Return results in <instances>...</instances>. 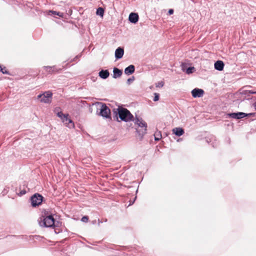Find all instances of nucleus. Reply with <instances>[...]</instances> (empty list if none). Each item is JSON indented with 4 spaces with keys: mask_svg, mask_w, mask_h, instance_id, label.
<instances>
[{
    "mask_svg": "<svg viewBox=\"0 0 256 256\" xmlns=\"http://www.w3.org/2000/svg\"><path fill=\"white\" fill-rule=\"evenodd\" d=\"M114 112L116 114V116L118 114L119 118L122 121L128 122L133 120L134 116L126 108L118 107V108L114 110Z\"/></svg>",
    "mask_w": 256,
    "mask_h": 256,
    "instance_id": "f257e3e1",
    "label": "nucleus"
},
{
    "mask_svg": "<svg viewBox=\"0 0 256 256\" xmlns=\"http://www.w3.org/2000/svg\"><path fill=\"white\" fill-rule=\"evenodd\" d=\"M96 105L97 106V112L99 111L100 116L105 118L111 119L110 110L105 104L97 102Z\"/></svg>",
    "mask_w": 256,
    "mask_h": 256,
    "instance_id": "f03ea898",
    "label": "nucleus"
},
{
    "mask_svg": "<svg viewBox=\"0 0 256 256\" xmlns=\"http://www.w3.org/2000/svg\"><path fill=\"white\" fill-rule=\"evenodd\" d=\"M38 223L42 227L50 228L54 225V219L52 216H48L45 218H40Z\"/></svg>",
    "mask_w": 256,
    "mask_h": 256,
    "instance_id": "7ed1b4c3",
    "label": "nucleus"
},
{
    "mask_svg": "<svg viewBox=\"0 0 256 256\" xmlns=\"http://www.w3.org/2000/svg\"><path fill=\"white\" fill-rule=\"evenodd\" d=\"M57 116L60 118L62 122H66L67 124V120H68V124L66 126L70 128H74V124L72 120L69 118L68 114H64L62 112H58L56 113Z\"/></svg>",
    "mask_w": 256,
    "mask_h": 256,
    "instance_id": "20e7f679",
    "label": "nucleus"
},
{
    "mask_svg": "<svg viewBox=\"0 0 256 256\" xmlns=\"http://www.w3.org/2000/svg\"><path fill=\"white\" fill-rule=\"evenodd\" d=\"M52 93L50 92H46L42 94H39L38 98H40V102L44 103H50L51 102Z\"/></svg>",
    "mask_w": 256,
    "mask_h": 256,
    "instance_id": "39448f33",
    "label": "nucleus"
},
{
    "mask_svg": "<svg viewBox=\"0 0 256 256\" xmlns=\"http://www.w3.org/2000/svg\"><path fill=\"white\" fill-rule=\"evenodd\" d=\"M43 197L40 194H34L31 197V204L32 206L40 205L42 201Z\"/></svg>",
    "mask_w": 256,
    "mask_h": 256,
    "instance_id": "423d86ee",
    "label": "nucleus"
},
{
    "mask_svg": "<svg viewBox=\"0 0 256 256\" xmlns=\"http://www.w3.org/2000/svg\"><path fill=\"white\" fill-rule=\"evenodd\" d=\"M253 114L250 113L248 114H246L242 112H232L228 114V115L230 118L234 119H240L243 118H244L248 116H252Z\"/></svg>",
    "mask_w": 256,
    "mask_h": 256,
    "instance_id": "0eeeda50",
    "label": "nucleus"
},
{
    "mask_svg": "<svg viewBox=\"0 0 256 256\" xmlns=\"http://www.w3.org/2000/svg\"><path fill=\"white\" fill-rule=\"evenodd\" d=\"M135 124L138 126L144 128V132L146 133L147 128V124L144 120L141 118H138L136 116L134 119Z\"/></svg>",
    "mask_w": 256,
    "mask_h": 256,
    "instance_id": "6e6552de",
    "label": "nucleus"
},
{
    "mask_svg": "<svg viewBox=\"0 0 256 256\" xmlns=\"http://www.w3.org/2000/svg\"><path fill=\"white\" fill-rule=\"evenodd\" d=\"M204 94V91L202 89L196 88L192 91V96L194 98L202 97Z\"/></svg>",
    "mask_w": 256,
    "mask_h": 256,
    "instance_id": "1a4fd4ad",
    "label": "nucleus"
},
{
    "mask_svg": "<svg viewBox=\"0 0 256 256\" xmlns=\"http://www.w3.org/2000/svg\"><path fill=\"white\" fill-rule=\"evenodd\" d=\"M124 54V50L122 48H118L115 51V57L116 59L122 58Z\"/></svg>",
    "mask_w": 256,
    "mask_h": 256,
    "instance_id": "9d476101",
    "label": "nucleus"
},
{
    "mask_svg": "<svg viewBox=\"0 0 256 256\" xmlns=\"http://www.w3.org/2000/svg\"><path fill=\"white\" fill-rule=\"evenodd\" d=\"M128 20L131 22L136 24L138 20V16L136 13L132 12L129 15Z\"/></svg>",
    "mask_w": 256,
    "mask_h": 256,
    "instance_id": "9b49d317",
    "label": "nucleus"
},
{
    "mask_svg": "<svg viewBox=\"0 0 256 256\" xmlns=\"http://www.w3.org/2000/svg\"><path fill=\"white\" fill-rule=\"evenodd\" d=\"M134 66L131 64L124 69V73L127 75H130L134 72Z\"/></svg>",
    "mask_w": 256,
    "mask_h": 256,
    "instance_id": "f8f14e48",
    "label": "nucleus"
},
{
    "mask_svg": "<svg viewBox=\"0 0 256 256\" xmlns=\"http://www.w3.org/2000/svg\"><path fill=\"white\" fill-rule=\"evenodd\" d=\"M224 64L221 60H218L214 63V68L216 70L221 71L224 69Z\"/></svg>",
    "mask_w": 256,
    "mask_h": 256,
    "instance_id": "ddd939ff",
    "label": "nucleus"
},
{
    "mask_svg": "<svg viewBox=\"0 0 256 256\" xmlns=\"http://www.w3.org/2000/svg\"><path fill=\"white\" fill-rule=\"evenodd\" d=\"M113 78H120L122 76V70H120L116 68H114L113 70Z\"/></svg>",
    "mask_w": 256,
    "mask_h": 256,
    "instance_id": "4468645a",
    "label": "nucleus"
},
{
    "mask_svg": "<svg viewBox=\"0 0 256 256\" xmlns=\"http://www.w3.org/2000/svg\"><path fill=\"white\" fill-rule=\"evenodd\" d=\"M172 132L177 136H181L184 134V130L180 128H175L172 129Z\"/></svg>",
    "mask_w": 256,
    "mask_h": 256,
    "instance_id": "2eb2a0df",
    "label": "nucleus"
},
{
    "mask_svg": "<svg viewBox=\"0 0 256 256\" xmlns=\"http://www.w3.org/2000/svg\"><path fill=\"white\" fill-rule=\"evenodd\" d=\"M109 75L110 73L108 70H102L99 72V76L103 79H106Z\"/></svg>",
    "mask_w": 256,
    "mask_h": 256,
    "instance_id": "dca6fc26",
    "label": "nucleus"
},
{
    "mask_svg": "<svg viewBox=\"0 0 256 256\" xmlns=\"http://www.w3.org/2000/svg\"><path fill=\"white\" fill-rule=\"evenodd\" d=\"M162 138V134L160 132H156L154 134V140L156 141H158Z\"/></svg>",
    "mask_w": 256,
    "mask_h": 256,
    "instance_id": "f3484780",
    "label": "nucleus"
},
{
    "mask_svg": "<svg viewBox=\"0 0 256 256\" xmlns=\"http://www.w3.org/2000/svg\"><path fill=\"white\" fill-rule=\"evenodd\" d=\"M104 13V10L102 8H98L96 10V14L102 16Z\"/></svg>",
    "mask_w": 256,
    "mask_h": 256,
    "instance_id": "a211bd4d",
    "label": "nucleus"
},
{
    "mask_svg": "<svg viewBox=\"0 0 256 256\" xmlns=\"http://www.w3.org/2000/svg\"><path fill=\"white\" fill-rule=\"evenodd\" d=\"M44 68L46 69V71L50 73L54 70V69L55 68V66H44Z\"/></svg>",
    "mask_w": 256,
    "mask_h": 256,
    "instance_id": "6ab92c4d",
    "label": "nucleus"
},
{
    "mask_svg": "<svg viewBox=\"0 0 256 256\" xmlns=\"http://www.w3.org/2000/svg\"><path fill=\"white\" fill-rule=\"evenodd\" d=\"M195 70V68L193 66L189 67L186 70V72L187 74H190L194 72Z\"/></svg>",
    "mask_w": 256,
    "mask_h": 256,
    "instance_id": "aec40b11",
    "label": "nucleus"
},
{
    "mask_svg": "<svg viewBox=\"0 0 256 256\" xmlns=\"http://www.w3.org/2000/svg\"><path fill=\"white\" fill-rule=\"evenodd\" d=\"M49 12L50 13H52V14H54L58 15V16L60 17H62V16H63V14L62 13H60V12H57L56 11L50 10Z\"/></svg>",
    "mask_w": 256,
    "mask_h": 256,
    "instance_id": "412c9836",
    "label": "nucleus"
},
{
    "mask_svg": "<svg viewBox=\"0 0 256 256\" xmlns=\"http://www.w3.org/2000/svg\"><path fill=\"white\" fill-rule=\"evenodd\" d=\"M164 85V82L162 81L159 82H158L156 84V88H162Z\"/></svg>",
    "mask_w": 256,
    "mask_h": 256,
    "instance_id": "4be33fe9",
    "label": "nucleus"
},
{
    "mask_svg": "<svg viewBox=\"0 0 256 256\" xmlns=\"http://www.w3.org/2000/svg\"><path fill=\"white\" fill-rule=\"evenodd\" d=\"M154 101L156 102L158 100H159V94L158 93H154Z\"/></svg>",
    "mask_w": 256,
    "mask_h": 256,
    "instance_id": "5701e85b",
    "label": "nucleus"
},
{
    "mask_svg": "<svg viewBox=\"0 0 256 256\" xmlns=\"http://www.w3.org/2000/svg\"><path fill=\"white\" fill-rule=\"evenodd\" d=\"M88 218L87 216H84L82 218V222H88Z\"/></svg>",
    "mask_w": 256,
    "mask_h": 256,
    "instance_id": "b1692460",
    "label": "nucleus"
},
{
    "mask_svg": "<svg viewBox=\"0 0 256 256\" xmlns=\"http://www.w3.org/2000/svg\"><path fill=\"white\" fill-rule=\"evenodd\" d=\"M134 80V77L132 76V78H129L127 80V82L128 84H130L131 82H132Z\"/></svg>",
    "mask_w": 256,
    "mask_h": 256,
    "instance_id": "393cba45",
    "label": "nucleus"
},
{
    "mask_svg": "<svg viewBox=\"0 0 256 256\" xmlns=\"http://www.w3.org/2000/svg\"><path fill=\"white\" fill-rule=\"evenodd\" d=\"M168 14H174V10L172 9H170L168 10Z\"/></svg>",
    "mask_w": 256,
    "mask_h": 256,
    "instance_id": "a878e982",
    "label": "nucleus"
},
{
    "mask_svg": "<svg viewBox=\"0 0 256 256\" xmlns=\"http://www.w3.org/2000/svg\"><path fill=\"white\" fill-rule=\"evenodd\" d=\"M250 94H256V92L250 91Z\"/></svg>",
    "mask_w": 256,
    "mask_h": 256,
    "instance_id": "bb28decb",
    "label": "nucleus"
},
{
    "mask_svg": "<svg viewBox=\"0 0 256 256\" xmlns=\"http://www.w3.org/2000/svg\"><path fill=\"white\" fill-rule=\"evenodd\" d=\"M63 122V123H64V124H65V126H66V122ZM67 124H68V120H67ZM67 124L68 125V124Z\"/></svg>",
    "mask_w": 256,
    "mask_h": 256,
    "instance_id": "cd10ccee",
    "label": "nucleus"
},
{
    "mask_svg": "<svg viewBox=\"0 0 256 256\" xmlns=\"http://www.w3.org/2000/svg\"><path fill=\"white\" fill-rule=\"evenodd\" d=\"M0 71H2V73H4H4H6V72H3V71H2V68H1V67H0Z\"/></svg>",
    "mask_w": 256,
    "mask_h": 256,
    "instance_id": "c85d7f7f",
    "label": "nucleus"
},
{
    "mask_svg": "<svg viewBox=\"0 0 256 256\" xmlns=\"http://www.w3.org/2000/svg\"><path fill=\"white\" fill-rule=\"evenodd\" d=\"M254 107H255V108L256 110V102L254 103Z\"/></svg>",
    "mask_w": 256,
    "mask_h": 256,
    "instance_id": "c756f323",
    "label": "nucleus"
},
{
    "mask_svg": "<svg viewBox=\"0 0 256 256\" xmlns=\"http://www.w3.org/2000/svg\"><path fill=\"white\" fill-rule=\"evenodd\" d=\"M54 111H55V112H56V109L54 110Z\"/></svg>",
    "mask_w": 256,
    "mask_h": 256,
    "instance_id": "7c9ffc66",
    "label": "nucleus"
}]
</instances>
